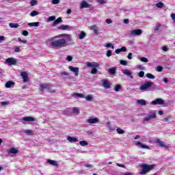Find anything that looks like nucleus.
Listing matches in <instances>:
<instances>
[{"label": "nucleus", "mask_w": 175, "mask_h": 175, "mask_svg": "<svg viewBox=\"0 0 175 175\" xmlns=\"http://www.w3.org/2000/svg\"><path fill=\"white\" fill-rule=\"evenodd\" d=\"M72 40V35L63 33L46 40V43L49 47L62 49V47L69 46Z\"/></svg>", "instance_id": "1"}, {"label": "nucleus", "mask_w": 175, "mask_h": 175, "mask_svg": "<svg viewBox=\"0 0 175 175\" xmlns=\"http://www.w3.org/2000/svg\"><path fill=\"white\" fill-rule=\"evenodd\" d=\"M153 85L154 82L146 81L139 87V90L142 91V92L150 91V90H151V87H152Z\"/></svg>", "instance_id": "2"}, {"label": "nucleus", "mask_w": 175, "mask_h": 175, "mask_svg": "<svg viewBox=\"0 0 175 175\" xmlns=\"http://www.w3.org/2000/svg\"><path fill=\"white\" fill-rule=\"evenodd\" d=\"M72 96H75V98H85L88 102H92V100L94 99V96L92 94L85 96L83 94L74 93L72 94Z\"/></svg>", "instance_id": "3"}, {"label": "nucleus", "mask_w": 175, "mask_h": 175, "mask_svg": "<svg viewBox=\"0 0 175 175\" xmlns=\"http://www.w3.org/2000/svg\"><path fill=\"white\" fill-rule=\"evenodd\" d=\"M40 90L42 92L44 91V90H48V91L49 92H51V94L55 93V90H51V85L48 84V83H42L40 86Z\"/></svg>", "instance_id": "4"}, {"label": "nucleus", "mask_w": 175, "mask_h": 175, "mask_svg": "<svg viewBox=\"0 0 175 175\" xmlns=\"http://www.w3.org/2000/svg\"><path fill=\"white\" fill-rule=\"evenodd\" d=\"M153 165H147L146 164H143L141 167L142 168V171L139 172V174H146L149 172L151 169H152Z\"/></svg>", "instance_id": "5"}, {"label": "nucleus", "mask_w": 175, "mask_h": 175, "mask_svg": "<svg viewBox=\"0 0 175 175\" xmlns=\"http://www.w3.org/2000/svg\"><path fill=\"white\" fill-rule=\"evenodd\" d=\"M154 118H157V113L155 111H152L144 118V121H150V120H154Z\"/></svg>", "instance_id": "6"}, {"label": "nucleus", "mask_w": 175, "mask_h": 175, "mask_svg": "<svg viewBox=\"0 0 175 175\" xmlns=\"http://www.w3.org/2000/svg\"><path fill=\"white\" fill-rule=\"evenodd\" d=\"M5 64H7L8 66H12L13 65H17V59L14 57H9L5 59Z\"/></svg>", "instance_id": "7"}, {"label": "nucleus", "mask_w": 175, "mask_h": 175, "mask_svg": "<svg viewBox=\"0 0 175 175\" xmlns=\"http://www.w3.org/2000/svg\"><path fill=\"white\" fill-rule=\"evenodd\" d=\"M165 104V100L162 98H156L154 100H152L150 103V105H152L153 106H157V105H164Z\"/></svg>", "instance_id": "8"}, {"label": "nucleus", "mask_w": 175, "mask_h": 175, "mask_svg": "<svg viewBox=\"0 0 175 175\" xmlns=\"http://www.w3.org/2000/svg\"><path fill=\"white\" fill-rule=\"evenodd\" d=\"M100 66V65L99 64V63H98L96 62H86V66H88V68H99Z\"/></svg>", "instance_id": "9"}, {"label": "nucleus", "mask_w": 175, "mask_h": 175, "mask_svg": "<svg viewBox=\"0 0 175 175\" xmlns=\"http://www.w3.org/2000/svg\"><path fill=\"white\" fill-rule=\"evenodd\" d=\"M123 75L126 76L127 77H130V79H133V75L132 73V71L129 69H124L122 70Z\"/></svg>", "instance_id": "10"}, {"label": "nucleus", "mask_w": 175, "mask_h": 175, "mask_svg": "<svg viewBox=\"0 0 175 175\" xmlns=\"http://www.w3.org/2000/svg\"><path fill=\"white\" fill-rule=\"evenodd\" d=\"M103 87L105 88L106 90H109L110 88L111 83H110V81H109L107 79H103L102 81Z\"/></svg>", "instance_id": "11"}, {"label": "nucleus", "mask_w": 175, "mask_h": 175, "mask_svg": "<svg viewBox=\"0 0 175 175\" xmlns=\"http://www.w3.org/2000/svg\"><path fill=\"white\" fill-rule=\"evenodd\" d=\"M68 69L70 72H73L75 76H79V68L78 67H73L72 66H68Z\"/></svg>", "instance_id": "12"}, {"label": "nucleus", "mask_w": 175, "mask_h": 175, "mask_svg": "<svg viewBox=\"0 0 175 175\" xmlns=\"http://www.w3.org/2000/svg\"><path fill=\"white\" fill-rule=\"evenodd\" d=\"M58 29H62V31H66V29H68V31H72L73 27L66 25H62L58 27Z\"/></svg>", "instance_id": "13"}, {"label": "nucleus", "mask_w": 175, "mask_h": 175, "mask_svg": "<svg viewBox=\"0 0 175 175\" xmlns=\"http://www.w3.org/2000/svg\"><path fill=\"white\" fill-rule=\"evenodd\" d=\"M21 76L23 80V83H27L29 81V78L28 77V73L27 72H22Z\"/></svg>", "instance_id": "14"}, {"label": "nucleus", "mask_w": 175, "mask_h": 175, "mask_svg": "<svg viewBox=\"0 0 175 175\" xmlns=\"http://www.w3.org/2000/svg\"><path fill=\"white\" fill-rule=\"evenodd\" d=\"M155 143H157V144H159V147H163L164 148H167V147H169V146H167L166 144H165L164 142L161 141V139H157L155 140Z\"/></svg>", "instance_id": "15"}, {"label": "nucleus", "mask_w": 175, "mask_h": 175, "mask_svg": "<svg viewBox=\"0 0 175 175\" xmlns=\"http://www.w3.org/2000/svg\"><path fill=\"white\" fill-rule=\"evenodd\" d=\"M135 146L139 147L140 148H145V150H150V146L145 145L144 144L140 142H135Z\"/></svg>", "instance_id": "16"}, {"label": "nucleus", "mask_w": 175, "mask_h": 175, "mask_svg": "<svg viewBox=\"0 0 175 175\" xmlns=\"http://www.w3.org/2000/svg\"><path fill=\"white\" fill-rule=\"evenodd\" d=\"M141 33H142V31L140 29H133L130 31L131 36H137V35H140Z\"/></svg>", "instance_id": "17"}, {"label": "nucleus", "mask_w": 175, "mask_h": 175, "mask_svg": "<svg viewBox=\"0 0 175 175\" xmlns=\"http://www.w3.org/2000/svg\"><path fill=\"white\" fill-rule=\"evenodd\" d=\"M87 124H98L99 122V119L97 118H89L86 120Z\"/></svg>", "instance_id": "18"}, {"label": "nucleus", "mask_w": 175, "mask_h": 175, "mask_svg": "<svg viewBox=\"0 0 175 175\" xmlns=\"http://www.w3.org/2000/svg\"><path fill=\"white\" fill-rule=\"evenodd\" d=\"M23 121L22 124H25V122H29L31 121H35V118H33L31 116H26V117H23L22 118Z\"/></svg>", "instance_id": "19"}, {"label": "nucleus", "mask_w": 175, "mask_h": 175, "mask_svg": "<svg viewBox=\"0 0 175 175\" xmlns=\"http://www.w3.org/2000/svg\"><path fill=\"white\" fill-rule=\"evenodd\" d=\"M67 140L70 143H77V142H79V139L75 137H71V136L67 137Z\"/></svg>", "instance_id": "20"}, {"label": "nucleus", "mask_w": 175, "mask_h": 175, "mask_svg": "<svg viewBox=\"0 0 175 175\" xmlns=\"http://www.w3.org/2000/svg\"><path fill=\"white\" fill-rule=\"evenodd\" d=\"M23 132L24 133H25V135H27L28 136H33V135H35V133L31 129H26L24 130Z\"/></svg>", "instance_id": "21"}, {"label": "nucleus", "mask_w": 175, "mask_h": 175, "mask_svg": "<svg viewBox=\"0 0 175 175\" xmlns=\"http://www.w3.org/2000/svg\"><path fill=\"white\" fill-rule=\"evenodd\" d=\"M136 103L140 106H146L147 105V101H146L144 99H139L137 100Z\"/></svg>", "instance_id": "22"}, {"label": "nucleus", "mask_w": 175, "mask_h": 175, "mask_svg": "<svg viewBox=\"0 0 175 175\" xmlns=\"http://www.w3.org/2000/svg\"><path fill=\"white\" fill-rule=\"evenodd\" d=\"M5 88H11L14 87V82L13 81H9L5 84Z\"/></svg>", "instance_id": "23"}, {"label": "nucleus", "mask_w": 175, "mask_h": 175, "mask_svg": "<svg viewBox=\"0 0 175 175\" xmlns=\"http://www.w3.org/2000/svg\"><path fill=\"white\" fill-rule=\"evenodd\" d=\"M91 31H93L95 35H98V26L94 25L93 26L90 27Z\"/></svg>", "instance_id": "24"}, {"label": "nucleus", "mask_w": 175, "mask_h": 175, "mask_svg": "<svg viewBox=\"0 0 175 175\" xmlns=\"http://www.w3.org/2000/svg\"><path fill=\"white\" fill-rule=\"evenodd\" d=\"M8 152L9 154H16L18 152V150H17V148H11L10 149H9L8 150Z\"/></svg>", "instance_id": "25"}, {"label": "nucleus", "mask_w": 175, "mask_h": 175, "mask_svg": "<svg viewBox=\"0 0 175 175\" xmlns=\"http://www.w3.org/2000/svg\"><path fill=\"white\" fill-rule=\"evenodd\" d=\"M87 8H90V4H88V3H87L86 1H82L81 3V9H84Z\"/></svg>", "instance_id": "26"}, {"label": "nucleus", "mask_w": 175, "mask_h": 175, "mask_svg": "<svg viewBox=\"0 0 175 175\" xmlns=\"http://www.w3.org/2000/svg\"><path fill=\"white\" fill-rule=\"evenodd\" d=\"M27 25H29V27H39V25H40V22L29 23Z\"/></svg>", "instance_id": "27"}, {"label": "nucleus", "mask_w": 175, "mask_h": 175, "mask_svg": "<svg viewBox=\"0 0 175 175\" xmlns=\"http://www.w3.org/2000/svg\"><path fill=\"white\" fill-rule=\"evenodd\" d=\"M113 89L114 91L118 92L119 91H121V90H122V86H121V85L120 84H116V86H114Z\"/></svg>", "instance_id": "28"}, {"label": "nucleus", "mask_w": 175, "mask_h": 175, "mask_svg": "<svg viewBox=\"0 0 175 175\" xmlns=\"http://www.w3.org/2000/svg\"><path fill=\"white\" fill-rule=\"evenodd\" d=\"M137 58L142 62H146V63L148 62V59H147V57L137 56Z\"/></svg>", "instance_id": "29"}, {"label": "nucleus", "mask_w": 175, "mask_h": 175, "mask_svg": "<svg viewBox=\"0 0 175 175\" xmlns=\"http://www.w3.org/2000/svg\"><path fill=\"white\" fill-rule=\"evenodd\" d=\"M48 163H49V165H52V166H58V162L54 160H48Z\"/></svg>", "instance_id": "30"}, {"label": "nucleus", "mask_w": 175, "mask_h": 175, "mask_svg": "<svg viewBox=\"0 0 175 175\" xmlns=\"http://www.w3.org/2000/svg\"><path fill=\"white\" fill-rule=\"evenodd\" d=\"M59 23H62V18H61V17H59L57 19H56L53 22V25H57L59 24Z\"/></svg>", "instance_id": "31"}, {"label": "nucleus", "mask_w": 175, "mask_h": 175, "mask_svg": "<svg viewBox=\"0 0 175 175\" xmlns=\"http://www.w3.org/2000/svg\"><path fill=\"white\" fill-rule=\"evenodd\" d=\"M116 70H117V68L115 67V68H109L108 70V72L111 75H116Z\"/></svg>", "instance_id": "32"}, {"label": "nucleus", "mask_w": 175, "mask_h": 175, "mask_svg": "<svg viewBox=\"0 0 175 175\" xmlns=\"http://www.w3.org/2000/svg\"><path fill=\"white\" fill-rule=\"evenodd\" d=\"M9 27L10 28H18L20 25L18 23H10Z\"/></svg>", "instance_id": "33"}, {"label": "nucleus", "mask_w": 175, "mask_h": 175, "mask_svg": "<svg viewBox=\"0 0 175 175\" xmlns=\"http://www.w3.org/2000/svg\"><path fill=\"white\" fill-rule=\"evenodd\" d=\"M21 46H15L14 49V53H20L21 51Z\"/></svg>", "instance_id": "34"}, {"label": "nucleus", "mask_w": 175, "mask_h": 175, "mask_svg": "<svg viewBox=\"0 0 175 175\" xmlns=\"http://www.w3.org/2000/svg\"><path fill=\"white\" fill-rule=\"evenodd\" d=\"M79 144L82 147H85V146H88V142H87V141H80Z\"/></svg>", "instance_id": "35"}, {"label": "nucleus", "mask_w": 175, "mask_h": 175, "mask_svg": "<svg viewBox=\"0 0 175 175\" xmlns=\"http://www.w3.org/2000/svg\"><path fill=\"white\" fill-rule=\"evenodd\" d=\"M86 34L84 31H81V33L79 36V39H84V38H85Z\"/></svg>", "instance_id": "36"}, {"label": "nucleus", "mask_w": 175, "mask_h": 175, "mask_svg": "<svg viewBox=\"0 0 175 175\" xmlns=\"http://www.w3.org/2000/svg\"><path fill=\"white\" fill-rule=\"evenodd\" d=\"M72 113H74L75 114H80V110L78 107H74L72 109Z\"/></svg>", "instance_id": "37"}, {"label": "nucleus", "mask_w": 175, "mask_h": 175, "mask_svg": "<svg viewBox=\"0 0 175 175\" xmlns=\"http://www.w3.org/2000/svg\"><path fill=\"white\" fill-rule=\"evenodd\" d=\"M116 132H118L119 135H124V133H125V131L122 130L121 128H118L116 129Z\"/></svg>", "instance_id": "38"}, {"label": "nucleus", "mask_w": 175, "mask_h": 175, "mask_svg": "<svg viewBox=\"0 0 175 175\" xmlns=\"http://www.w3.org/2000/svg\"><path fill=\"white\" fill-rule=\"evenodd\" d=\"M54 20H55V16H50L46 19V23H50V21H54Z\"/></svg>", "instance_id": "39"}, {"label": "nucleus", "mask_w": 175, "mask_h": 175, "mask_svg": "<svg viewBox=\"0 0 175 175\" xmlns=\"http://www.w3.org/2000/svg\"><path fill=\"white\" fill-rule=\"evenodd\" d=\"M38 14H39V12L38 11H33L30 13L31 17H35V16H38Z\"/></svg>", "instance_id": "40"}, {"label": "nucleus", "mask_w": 175, "mask_h": 175, "mask_svg": "<svg viewBox=\"0 0 175 175\" xmlns=\"http://www.w3.org/2000/svg\"><path fill=\"white\" fill-rule=\"evenodd\" d=\"M120 65H124V66H126L128 65V62L126 60H120Z\"/></svg>", "instance_id": "41"}, {"label": "nucleus", "mask_w": 175, "mask_h": 175, "mask_svg": "<svg viewBox=\"0 0 175 175\" xmlns=\"http://www.w3.org/2000/svg\"><path fill=\"white\" fill-rule=\"evenodd\" d=\"M156 8H159V9H162L163 8V3L159 2L156 4Z\"/></svg>", "instance_id": "42"}, {"label": "nucleus", "mask_w": 175, "mask_h": 175, "mask_svg": "<svg viewBox=\"0 0 175 175\" xmlns=\"http://www.w3.org/2000/svg\"><path fill=\"white\" fill-rule=\"evenodd\" d=\"M98 70H97L96 68H93L91 70L92 75H96L98 73Z\"/></svg>", "instance_id": "43"}, {"label": "nucleus", "mask_w": 175, "mask_h": 175, "mask_svg": "<svg viewBox=\"0 0 175 175\" xmlns=\"http://www.w3.org/2000/svg\"><path fill=\"white\" fill-rule=\"evenodd\" d=\"M146 77H148V79H155V76L152 75V74L151 73L146 74Z\"/></svg>", "instance_id": "44"}, {"label": "nucleus", "mask_w": 175, "mask_h": 175, "mask_svg": "<svg viewBox=\"0 0 175 175\" xmlns=\"http://www.w3.org/2000/svg\"><path fill=\"white\" fill-rule=\"evenodd\" d=\"M37 3H38V1L37 0H31L30 1L31 6H35L36 5H37Z\"/></svg>", "instance_id": "45"}, {"label": "nucleus", "mask_w": 175, "mask_h": 175, "mask_svg": "<svg viewBox=\"0 0 175 175\" xmlns=\"http://www.w3.org/2000/svg\"><path fill=\"white\" fill-rule=\"evenodd\" d=\"M137 68L139 69V70H146V68L143 65H138Z\"/></svg>", "instance_id": "46"}, {"label": "nucleus", "mask_w": 175, "mask_h": 175, "mask_svg": "<svg viewBox=\"0 0 175 175\" xmlns=\"http://www.w3.org/2000/svg\"><path fill=\"white\" fill-rule=\"evenodd\" d=\"M18 42H20L21 43H23L24 44H26L27 41L25 40H21V38H18Z\"/></svg>", "instance_id": "47"}, {"label": "nucleus", "mask_w": 175, "mask_h": 175, "mask_svg": "<svg viewBox=\"0 0 175 175\" xmlns=\"http://www.w3.org/2000/svg\"><path fill=\"white\" fill-rule=\"evenodd\" d=\"M60 75L62 76H70V74L67 72H60Z\"/></svg>", "instance_id": "48"}, {"label": "nucleus", "mask_w": 175, "mask_h": 175, "mask_svg": "<svg viewBox=\"0 0 175 175\" xmlns=\"http://www.w3.org/2000/svg\"><path fill=\"white\" fill-rule=\"evenodd\" d=\"M51 3L53 5H58V3H59V0H52Z\"/></svg>", "instance_id": "49"}, {"label": "nucleus", "mask_w": 175, "mask_h": 175, "mask_svg": "<svg viewBox=\"0 0 175 175\" xmlns=\"http://www.w3.org/2000/svg\"><path fill=\"white\" fill-rule=\"evenodd\" d=\"M106 47H107L108 49L109 48H111V49H114V46L113 45V44H111V43H107V44H106Z\"/></svg>", "instance_id": "50"}, {"label": "nucleus", "mask_w": 175, "mask_h": 175, "mask_svg": "<svg viewBox=\"0 0 175 175\" xmlns=\"http://www.w3.org/2000/svg\"><path fill=\"white\" fill-rule=\"evenodd\" d=\"M6 40V38L3 36H0V43H2V42H5Z\"/></svg>", "instance_id": "51"}, {"label": "nucleus", "mask_w": 175, "mask_h": 175, "mask_svg": "<svg viewBox=\"0 0 175 175\" xmlns=\"http://www.w3.org/2000/svg\"><path fill=\"white\" fill-rule=\"evenodd\" d=\"M172 118V116H167L163 119L164 122H168V121Z\"/></svg>", "instance_id": "52"}, {"label": "nucleus", "mask_w": 175, "mask_h": 175, "mask_svg": "<svg viewBox=\"0 0 175 175\" xmlns=\"http://www.w3.org/2000/svg\"><path fill=\"white\" fill-rule=\"evenodd\" d=\"M139 77H144V71H140L139 73L138 74Z\"/></svg>", "instance_id": "53"}, {"label": "nucleus", "mask_w": 175, "mask_h": 175, "mask_svg": "<svg viewBox=\"0 0 175 175\" xmlns=\"http://www.w3.org/2000/svg\"><path fill=\"white\" fill-rule=\"evenodd\" d=\"M97 2L100 5H103V3H106V0H97Z\"/></svg>", "instance_id": "54"}, {"label": "nucleus", "mask_w": 175, "mask_h": 175, "mask_svg": "<svg viewBox=\"0 0 175 175\" xmlns=\"http://www.w3.org/2000/svg\"><path fill=\"white\" fill-rule=\"evenodd\" d=\"M22 35H23V36H28L29 33L27 30H25L22 32Z\"/></svg>", "instance_id": "55"}, {"label": "nucleus", "mask_w": 175, "mask_h": 175, "mask_svg": "<svg viewBox=\"0 0 175 175\" xmlns=\"http://www.w3.org/2000/svg\"><path fill=\"white\" fill-rule=\"evenodd\" d=\"M105 23L107 24H111L113 23V21H111V19H110V18H107V19H106Z\"/></svg>", "instance_id": "56"}, {"label": "nucleus", "mask_w": 175, "mask_h": 175, "mask_svg": "<svg viewBox=\"0 0 175 175\" xmlns=\"http://www.w3.org/2000/svg\"><path fill=\"white\" fill-rule=\"evenodd\" d=\"M163 69V68H162V66H159L157 68V72H162Z\"/></svg>", "instance_id": "57"}, {"label": "nucleus", "mask_w": 175, "mask_h": 175, "mask_svg": "<svg viewBox=\"0 0 175 175\" xmlns=\"http://www.w3.org/2000/svg\"><path fill=\"white\" fill-rule=\"evenodd\" d=\"M66 59H67V61H68V62H70L72 61V59H73V57H72V56H70V55H68V56H67Z\"/></svg>", "instance_id": "58"}, {"label": "nucleus", "mask_w": 175, "mask_h": 175, "mask_svg": "<svg viewBox=\"0 0 175 175\" xmlns=\"http://www.w3.org/2000/svg\"><path fill=\"white\" fill-rule=\"evenodd\" d=\"M159 28H161V24L158 23L156 26V27L154 28V31H158V29H159Z\"/></svg>", "instance_id": "59"}, {"label": "nucleus", "mask_w": 175, "mask_h": 175, "mask_svg": "<svg viewBox=\"0 0 175 175\" xmlns=\"http://www.w3.org/2000/svg\"><path fill=\"white\" fill-rule=\"evenodd\" d=\"M106 55L107 57H111V51H107Z\"/></svg>", "instance_id": "60"}, {"label": "nucleus", "mask_w": 175, "mask_h": 175, "mask_svg": "<svg viewBox=\"0 0 175 175\" xmlns=\"http://www.w3.org/2000/svg\"><path fill=\"white\" fill-rule=\"evenodd\" d=\"M128 59H132V53H129L127 55Z\"/></svg>", "instance_id": "61"}, {"label": "nucleus", "mask_w": 175, "mask_h": 175, "mask_svg": "<svg viewBox=\"0 0 175 175\" xmlns=\"http://www.w3.org/2000/svg\"><path fill=\"white\" fill-rule=\"evenodd\" d=\"M162 50H163V51H167V50H169V49L167 48V46H164L162 47Z\"/></svg>", "instance_id": "62"}, {"label": "nucleus", "mask_w": 175, "mask_h": 175, "mask_svg": "<svg viewBox=\"0 0 175 175\" xmlns=\"http://www.w3.org/2000/svg\"><path fill=\"white\" fill-rule=\"evenodd\" d=\"M120 51H121L122 52H125V51H126V47L122 46V47L120 49Z\"/></svg>", "instance_id": "63"}, {"label": "nucleus", "mask_w": 175, "mask_h": 175, "mask_svg": "<svg viewBox=\"0 0 175 175\" xmlns=\"http://www.w3.org/2000/svg\"><path fill=\"white\" fill-rule=\"evenodd\" d=\"M171 17H172V19L174 21H175V14H174V13H172V14H171Z\"/></svg>", "instance_id": "64"}]
</instances>
